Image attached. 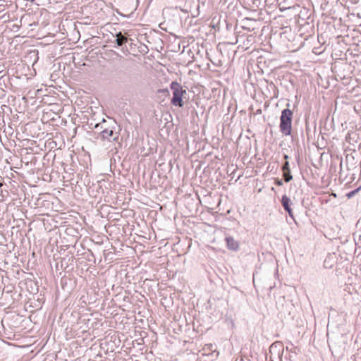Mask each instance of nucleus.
Segmentation results:
<instances>
[{
  "label": "nucleus",
  "instance_id": "f257e3e1",
  "mask_svg": "<svg viewBox=\"0 0 361 361\" xmlns=\"http://www.w3.org/2000/svg\"><path fill=\"white\" fill-rule=\"evenodd\" d=\"M170 88L173 92V97L171 104L175 106L183 107L184 105L183 99L185 98L187 91L183 88V86L176 81H173L170 85Z\"/></svg>",
  "mask_w": 361,
  "mask_h": 361
},
{
  "label": "nucleus",
  "instance_id": "f03ea898",
  "mask_svg": "<svg viewBox=\"0 0 361 361\" xmlns=\"http://www.w3.org/2000/svg\"><path fill=\"white\" fill-rule=\"evenodd\" d=\"M293 114V111L288 108L283 109L281 112L279 128L285 136L291 135Z\"/></svg>",
  "mask_w": 361,
  "mask_h": 361
},
{
  "label": "nucleus",
  "instance_id": "7ed1b4c3",
  "mask_svg": "<svg viewBox=\"0 0 361 361\" xmlns=\"http://www.w3.org/2000/svg\"><path fill=\"white\" fill-rule=\"evenodd\" d=\"M102 140L109 142L116 141L118 139V133L114 132V128H105L100 132Z\"/></svg>",
  "mask_w": 361,
  "mask_h": 361
},
{
  "label": "nucleus",
  "instance_id": "20e7f679",
  "mask_svg": "<svg viewBox=\"0 0 361 361\" xmlns=\"http://www.w3.org/2000/svg\"><path fill=\"white\" fill-rule=\"evenodd\" d=\"M281 204L286 212H288L289 216L294 219L293 212V209L290 207V205L292 204L290 199L286 196V195L282 196L281 198Z\"/></svg>",
  "mask_w": 361,
  "mask_h": 361
},
{
  "label": "nucleus",
  "instance_id": "39448f33",
  "mask_svg": "<svg viewBox=\"0 0 361 361\" xmlns=\"http://www.w3.org/2000/svg\"><path fill=\"white\" fill-rule=\"evenodd\" d=\"M283 347L281 341H276L273 343L269 347V353L271 354H276L280 356L281 353H283Z\"/></svg>",
  "mask_w": 361,
  "mask_h": 361
},
{
  "label": "nucleus",
  "instance_id": "423d86ee",
  "mask_svg": "<svg viewBox=\"0 0 361 361\" xmlns=\"http://www.w3.org/2000/svg\"><path fill=\"white\" fill-rule=\"evenodd\" d=\"M227 247L233 251H237L239 248V243L231 236H227L225 239Z\"/></svg>",
  "mask_w": 361,
  "mask_h": 361
},
{
  "label": "nucleus",
  "instance_id": "0eeeda50",
  "mask_svg": "<svg viewBox=\"0 0 361 361\" xmlns=\"http://www.w3.org/2000/svg\"><path fill=\"white\" fill-rule=\"evenodd\" d=\"M116 43L118 47L123 46L128 41V37L123 35L121 32L116 34Z\"/></svg>",
  "mask_w": 361,
  "mask_h": 361
},
{
  "label": "nucleus",
  "instance_id": "6e6552de",
  "mask_svg": "<svg viewBox=\"0 0 361 361\" xmlns=\"http://www.w3.org/2000/svg\"><path fill=\"white\" fill-rule=\"evenodd\" d=\"M283 178L284 181L286 183H288L293 179V176L290 173V171H286V172H283Z\"/></svg>",
  "mask_w": 361,
  "mask_h": 361
},
{
  "label": "nucleus",
  "instance_id": "1a4fd4ad",
  "mask_svg": "<svg viewBox=\"0 0 361 361\" xmlns=\"http://www.w3.org/2000/svg\"><path fill=\"white\" fill-rule=\"evenodd\" d=\"M106 123V120L104 118L102 120V123H97L95 125L94 128L99 130L100 132L105 128L106 127L104 126V124Z\"/></svg>",
  "mask_w": 361,
  "mask_h": 361
},
{
  "label": "nucleus",
  "instance_id": "9d476101",
  "mask_svg": "<svg viewBox=\"0 0 361 361\" xmlns=\"http://www.w3.org/2000/svg\"><path fill=\"white\" fill-rule=\"evenodd\" d=\"M282 171L283 172H286V171H290L289 167V162L288 161H286L282 166Z\"/></svg>",
  "mask_w": 361,
  "mask_h": 361
},
{
  "label": "nucleus",
  "instance_id": "9b49d317",
  "mask_svg": "<svg viewBox=\"0 0 361 361\" xmlns=\"http://www.w3.org/2000/svg\"><path fill=\"white\" fill-rule=\"evenodd\" d=\"M159 92H161L166 95H169V91L168 89H161V90H159L158 91Z\"/></svg>",
  "mask_w": 361,
  "mask_h": 361
},
{
  "label": "nucleus",
  "instance_id": "f8f14e48",
  "mask_svg": "<svg viewBox=\"0 0 361 361\" xmlns=\"http://www.w3.org/2000/svg\"><path fill=\"white\" fill-rule=\"evenodd\" d=\"M358 190H359V189H357V190H353V191H352V192H349V193L348 194V197H351L353 195H355V194L358 191Z\"/></svg>",
  "mask_w": 361,
  "mask_h": 361
},
{
  "label": "nucleus",
  "instance_id": "ddd939ff",
  "mask_svg": "<svg viewBox=\"0 0 361 361\" xmlns=\"http://www.w3.org/2000/svg\"><path fill=\"white\" fill-rule=\"evenodd\" d=\"M276 184L277 185H279V186H281V185H283V182H282V180H276Z\"/></svg>",
  "mask_w": 361,
  "mask_h": 361
},
{
  "label": "nucleus",
  "instance_id": "4468645a",
  "mask_svg": "<svg viewBox=\"0 0 361 361\" xmlns=\"http://www.w3.org/2000/svg\"><path fill=\"white\" fill-rule=\"evenodd\" d=\"M283 158L286 159V161H288V159L289 158L287 154H284Z\"/></svg>",
  "mask_w": 361,
  "mask_h": 361
},
{
  "label": "nucleus",
  "instance_id": "2eb2a0df",
  "mask_svg": "<svg viewBox=\"0 0 361 361\" xmlns=\"http://www.w3.org/2000/svg\"><path fill=\"white\" fill-rule=\"evenodd\" d=\"M286 349L287 351L290 350L288 347H286Z\"/></svg>",
  "mask_w": 361,
  "mask_h": 361
},
{
  "label": "nucleus",
  "instance_id": "dca6fc26",
  "mask_svg": "<svg viewBox=\"0 0 361 361\" xmlns=\"http://www.w3.org/2000/svg\"><path fill=\"white\" fill-rule=\"evenodd\" d=\"M287 106H288V107H289V106H290V104H289V103H288V104H287Z\"/></svg>",
  "mask_w": 361,
  "mask_h": 361
}]
</instances>
